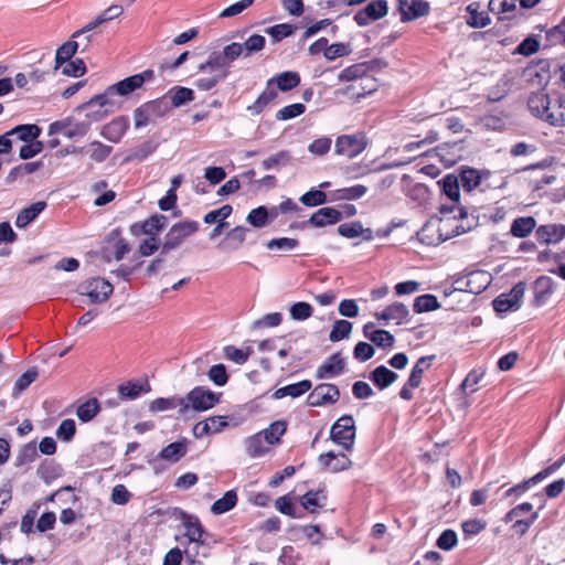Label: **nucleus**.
<instances>
[{"label": "nucleus", "mask_w": 565, "mask_h": 565, "mask_svg": "<svg viewBox=\"0 0 565 565\" xmlns=\"http://www.w3.org/2000/svg\"><path fill=\"white\" fill-rule=\"evenodd\" d=\"M532 115L541 118L552 126L565 125V95H536L532 97Z\"/></svg>", "instance_id": "f257e3e1"}, {"label": "nucleus", "mask_w": 565, "mask_h": 565, "mask_svg": "<svg viewBox=\"0 0 565 565\" xmlns=\"http://www.w3.org/2000/svg\"><path fill=\"white\" fill-rule=\"evenodd\" d=\"M42 130L41 128L35 124H23L18 125L11 130L8 131V135L17 136V138L24 142H31L33 140H36Z\"/></svg>", "instance_id": "c03bdc74"}, {"label": "nucleus", "mask_w": 565, "mask_h": 565, "mask_svg": "<svg viewBox=\"0 0 565 565\" xmlns=\"http://www.w3.org/2000/svg\"><path fill=\"white\" fill-rule=\"evenodd\" d=\"M369 72V66L366 63H358L350 65L342 70L338 75L339 82H351L358 78H362Z\"/></svg>", "instance_id": "5fc2aeb1"}, {"label": "nucleus", "mask_w": 565, "mask_h": 565, "mask_svg": "<svg viewBox=\"0 0 565 565\" xmlns=\"http://www.w3.org/2000/svg\"><path fill=\"white\" fill-rule=\"evenodd\" d=\"M556 180L555 170L552 168V162H540L532 164V183L534 189H542L544 184H551Z\"/></svg>", "instance_id": "5701e85b"}, {"label": "nucleus", "mask_w": 565, "mask_h": 565, "mask_svg": "<svg viewBox=\"0 0 565 565\" xmlns=\"http://www.w3.org/2000/svg\"><path fill=\"white\" fill-rule=\"evenodd\" d=\"M452 218L457 223L456 225L452 226L451 231L448 232V234H454V237L467 233L478 223L475 216L469 217L468 212L465 207H458V214H454Z\"/></svg>", "instance_id": "4c0bfd02"}, {"label": "nucleus", "mask_w": 565, "mask_h": 565, "mask_svg": "<svg viewBox=\"0 0 565 565\" xmlns=\"http://www.w3.org/2000/svg\"><path fill=\"white\" fill-rule=\"evenodd\" d=\"M438 185L454 203H459L460 198V180L455 174H446L438 181Z\"/></svg>", "instance_id": "79ce46f5"}, {"label": "nucleus", "mask_w": 565, "mask_h": 565, "mask_svg": "<svg viewBox=\"0 0 565 565\" xmlns=\"http://www.w3.org/2000/svg\"><path fill=\"white\" fill-rule=\"evenodd\" d=\"M323 469L331 472H340L352 467V460L343 452L328 451L321 454L318 458Z\"/></svg>", "instance_id": "f3484780"}, {"label": "nucleus", "mask_w": 565, "mask_h": 565, "mask_svg": "<svg viewBox=\"0 0 565 565\" xmlns=\"http://www.w3.org/2000/svg\"><path fill=\"white\" fill-rule=\"evenodd\" d=\"M388 13V6L386 0H373L364 8L360 9L353 17L354 22L359 26H366L370 23L377 21Z\"/></svg>", "instance_id": "f8f14e48"}, {"label": "nucleus", "mask_w": 565, "mask_h": 565, "mask_svg": "<svg viewBox=\"0 0 565 565\" xmlns=\"http://www.w3.org/2000/svg\"><path fill=\"white\" fill-rule=\"evenodd\" d=\"M565 237V225L546 224L536 230V239L543 244H556Z\"/></svg>", "instance_id": "c85d7f7f"}, {"label": "nucleus", "mask_w": 565, "mask_h": 565, "mask_svg": "<svg viewBox=\"0 0 565 565\" xmlns=\"http://www.w3.org/2000/svg\"><path fill=\"white\" fill-rule=\"evenodd\" d=\"M278 97V92L275 86L270 83L266 82L265 89L260 93L257 99L249 106H247V110L252 115L262 114L265 108L270 105Z\"/></svg>", "instance_id": "7c9ffc66"}, {"label": "nucleus", "mask_w": 565, "mask_h": 565, "mask_svg": "<svg viewBox=\"0 0 565 565\" xmlns=\"http://www.w3.org/2000/svg\"><path fill=\"white\" fill-rule=\"evenodd\" d=\"M38 377L36 369L32 367L25 371L18 377L14 383L12 395L18 397L23 391H25Z\"/></svg>", "instance_id": "0e129e2a"}, {"label": "nucleus", "mask_w": 565, "mask_h": 565, "mask_svg": "<svg viewBox=\"0 0 565 565\" xmlns=\"http://www.w3.org/2000/svg\"><path fill=\"white\" fill-rule=\"evenodd\" d=\"M401 22L406 23L428 15L430 6L425 0H396Z\"/></svg>", "instance_id": "4468645a"}, {"label": "nucleus", "mask_w": 565, "mask_h": 565, "mask_svg": "<svg viewBox=\"0 0 565 565\" xmlns=\"http://www.w3.org/2000/svg\"><path fill=\"white\" fill-rule=\"evenodd\" d=\"M299 200L303 205L315 207L327 203L328 196L322 190L312 188L303 193Z\"/></svg>", "instance_id": "e2e57ef3"}, {"label": "nucleus", "mask_w": 565, "mask_h": 565, "mask_svg": "<svg viewBox=\"0 0 565 565\" xmlns=\"http://www.w3.org/2000/svg\"><path fill=\"white\" fill-rule=\"evenodd\" d=\"M113 147L100 141H92L87 148H79V152H85L89 158L97 162H104L111 153Z\"/></svg>", "instance_id": "37998d69"}, {"label": "nucleus", "mask_w": 565, "mask_h": 565, "mask_svg": "<svg viewBox=\"0 0 565 565\" xmlns=\"http://www.w3.org/2000/svg\"><path fill=\"white\" fill-rule=\"evenodd\" d=\"M551 79V62L540 60L535 64L532 63V87L537 86L539 89L544 88Z\"/></svg>", "instance_id": "e433bc0d"}, {"label": "nucleus", "mask_w": 565, "mask_h": 565, "mask_svg": "<svg viewBox=\"0 0 565 565\" xmlns=\"http://www.w3.org/2000/svg\"><path fill=\"white\" fill-rule=\"evenodd\" d=\"M408 316V308L404 303L397 301L387 306L382 312H377L375 315L377 320H383L385 322L393 320L396 322V324L406 322Z\"/></svg>", "instance_id": "cd10ccee"}, {"label": "nucleus", "mask_w": 565, "mask_h": 565, "mask_svg": "<svg viewBox=\"0 0 565 565\" xmlns=\"http://www.w3.org/2000/svg\"><path fill=\"white\" fill-rule=\"evenodd\" d=\"M100 409L98 399L92 397L77 405L76 416L82 423H88L97 416Z\"/></svg>", "instance_id": "a19ab883"}, {"label": "nucleus", "mask_w": 565, "mask_h": 565, "mask_svg": "<svg viewBox=\"0 0 565 565\" xmlns=\"http://www.w3.org/2000/svg\"><path fill=\"white\" fill-rule=\"evenodd\" d=\"M89 124L87 122H74L72 117H66L61 120H55L50 124L47 135L53 137L57 134H62L65 137L72 139L75 137H83L87 134Z\"/></svg>", "instance_id": "9b49d317"}, {"label": "nucleus", "mask_w": 565, "mask_h": 565, "mask_svg": "<svg viewBox=\"0 0 565 565\" xmlns=\"http://www.w3.org/2000/svg\"><path fill=\"white\" fill-rule=\"evenodd\" d=\"M145 104L153 121L164 117L168 113L171 111L170 106L168 105L167 98H164V96L146 102Z\"/></svg>", "instance_id": "052dcab7"}, {"label": "nucleus", "mask_w": 565, "mask_h": 565, "mask_svg": "<svg viewBox=\"0 0 565 565\" xmlns=\"http://www.w3.org/2000/svg\"><path fill=\"white\" fill-rule=\"evenodd\" d=\"M77 291L79 295L86 296L90 303H102L108 300L114 287L108 280L95 277L82 282Z\"/></svg>", "instance_id": "0eeeda50"}, {"label": "nucleus", "mask_w": 565, "mask_h": 565, "mask_svg": "<svg viewBox=\"0 0 565 565\" xmlns=\"http://www.w3.org/2000/svg\"><path fill=\"white\" fill-rule=\"evenodd\" d=\"M245 444L247 454L253 458L260 457L267 451V443L262 431L248 437Z\"/></svg>", "instance_id": "3c124183"}, {"label": "nucleus", "mask_w": 565, "mask_h": 565, "mask_svg": "<svg viewBox=\"0 0 565 565\" xmlns=\"http://www.w3.org/2000/svg\"><path fill=\"white\" fill-rule=\"evenodd\" d=\"M449 221V218H440L437 227L430 222L426 223L417 232L419 242L427 246H436L454 237V234H448V231L444 233V230L450 226Z\"/></svg>", "instance_id": "9d476101"}, {"label": "nucleus", "mask_w": 565, "mask_h": 565, "mask_svg": "<svg viewBox=\"0 0 565 565\" xmlns=\"http://www.w3.org/2000/svg\"><path fill=\"white\" fill-rule=\"evenodd\" d=\"M287 424L284 420H276L271 423L262 433L268 445H274L280 440V437L286 433Z\"/></svg>", "instance_id": "680f3d73"}, {"label": "nucleus", "mask_w": 565, "mask_h": 565, "mask_svg": "<svg viewBox=\"0 0 565 565\" xmlns=\"http://www.w3.org/2000/svg\"><path fill=\"white\" fill-rule=\"evenodd\" d=\"M198 71L201 73H213L218 78H226L230 74V63L226 62L222 53L213 52L209 55L206 62L199 65Z\"/></svg>", "instance_id": "6ab92c4d"}, {"label": "nucleus", "mask_w": 565, "mask_h": 565, "mask_svg": "<svg viewBox=\"0 0 565 565\" xmlns=\"http://www.w3.org/2000/svg\"><path fill=\"white\" fill-rule=\"evenodd\" d=\"M367 193V188L363 184H355L348 188L338 189L334 191V199L355 201L361 199Z\"/></svg>", "instance_id": "864d4df0"}, {"label": "nucleus", "mask_w": 565, "mask_h": 565, "mask_svg": "<svg viewBox=\"0 0 565 565\" xmlns=\"http://www.w3.org/2000/svg\"><path fill=\"white\" fill-rule=\"evenodd\" d=\"M312 387V383L310 380H302L298 383L288 384L286 386L277 388L273 397L275 399H280L286 396H290L292 398H297L309 392Z\"/></svg>", "instance_id": "f704fd0d"}, {"label": "nucleus", "mask_w": 565, "mask_h": 565, "mask_svg": "<svg viewBox=\"0 0 565 565\" xmlns=\"http://www.w3.org/2000/svg\"><path fill=\"white\" fill-rule=\"evenodd\" d=\"M297 26L290 23H280L266 29V33L271 36L274 42H279L285 38L292 35Z\"/></svg>", "instance_id": "338daca9"}, {"label": "nucleus", "mask_w": 565, "mask_h": 565, "mask_svg": "<svg viewBox=\"0 0 565 565\" xmlns=\"http://www.w3.org/2000/svg\"><path fill=\"white\" fill-rule=\"evenodd\" d=\"M342 220V212L335 207L327 206L316 211L307 221L313 227L333 225Z\"/></svg>", "instance_id": "4be33fe9"}, {"label": "nucleus", "mask_w": 565, "mask_h": 565, "mask_svg": "<svg viewBox=\"0 0 565 565\" xmlns=\"http://www.w3.org/2000/svg\"><path fill=\"white\" fill-rule=\"evenodd\" d=\"M118 108L116 102L108 95L105 89L104 93L95 95L89 100L79 105L76 110L79 113H84L88 122L100 121L106 118L108 115L114 113Z\"/></svg>", "instance_id": "7ed1b4c3"}, {"label": "nucleus", "mask_w": 565, "mask_h": 565, "mask_svg": "<svg viewBox=\"0 0 565 565\" xmlns=\"http://www.w3.org/2000/svg\"><path fill=\"white\" fill-rule=\"evenodd\" d=\"M440 307L437 297L430 294H425L415 298L413 309L416 313L429 312Z\"/></svg>", "instance_id": "4d7b16f0"}, {"label": "nucleus", "mask_w": 565, "mask_h": 565, "mask_svg": "<svg viewBox=\"0 0 565 565\" xmlns=\"http://www.w3.org/2000/svg\"><path fill=\"white\" fill-rule=\"evenodd\" d=\"M249 230L244 226H236L227 232L221 246L226 250H237L246 239V233Z\"/></svg>", "instance_id": "a18cd8bd"}, {"label": "nucleus", "mask_w": 565, "mask_h": 565, "mask_svg": "<svg viewBox=\"0 0 565 565\" xmlns=\"http://www.w3.org/2000/svg\"><path fill=\"white\" fill-rule=\"evenodd\" d=\"M344 370V360L340 353L330 355L316 371V377L319 380L331 379L340 375Z\"/></svg>", "instance_id": "b1692460"}, {"label": "nucleus", "mask_w": 565, "mask_h": 565, "mask_svg": "<svg viewBox=\"0 0 565 565\" xmlns=\"http://www.w3.org/2000/svg\"><path fill=\"white\" fill-rule=\"evenodd\" d=\"M469 294L479 295L487 289L491 282V275L486 270H473L467 274Z\"/></svg>", "instance_id": "58836bf2"}, {"label": "nucleus", "mask_w": 565, "mask_h": 565, "mask_svg": "<svg viewBox=\"0 0 565 565\" xmlns=\"http://www.w3.org/2000/svg\"><path fill=\"white\" fill-rule=\"evenodd\" d=\"M267 82L275 86L276 89L288 92L297 87L300 84L301 78L298 72L286 71L275 75Z\"/></svg>", "instance_id": "72a5a7b5"}, {"label": "nucleus", "mask_w": 565, "mask_h": 565, "mask_svg": "<svg viewBox=\"0 0 565 565\" xmlns=\"http://www.w3.org/2000/svg\"><path fill=\"white\" fill-rule=\"evenodd\" d=\"M174 408H178V413L180 416L186 415V405L183 402V397H158L153 399L149 405V411L152 413L166 412Z\"/></svg>", "instance_id": "a878e982"}, {"label": "nucleus", "mask_w": 565, "mask_h": 565, "mask_svg": "<svg viewBox=\"0 0 565 565\" xmlns=\"http://www.w3.org/2000/svg\"><path fill=\"white\" fill-rule=\"evenodd\" d=\"M170 109L179 108L194 100V90L184 86H173L164 95Z\"/></svg>", "instance_id": "bb28decb"}, {"label": "nucleus", "mask_w": 565, "mask_h": 565, "mask_svg": "<svg viewBox=\"0 0 565 565\" xmlns=\"http://www.w3.org/2000/svg\"><path fill=\"white\" fill-rule=\"evenodd\" d=\"M479 3L472 2L467 6V24L471 28H484L490 23V17L486 11H479Z\"/></svg>", "instance_id": "49530a36"}, {"label": "nucleus", "mask_w": 565, "mask_h": 565, "mask_svg": "<svg viewBox=\"0 0 565 565\" xmlns=\"http://www.w3.org/2000/svg\"><path fill=\"white\" fill-rule=\"evenodd\" d=\"M122 12H124V9L121 6L113 4V6L108 7L105 11H103L99 15H97L94 21L89 22L81 30H77L73 34V38H81L85 33L90 32L92 30L97 28L98 25H100L105 22H109V21L120 17L122 14Z\"/></svg>", "instance_id": "393cba45"}, {"label": "nucleus", "mask_w": 565, "mask_h": 565, "mask_svg": "<svg viewBox=\"0 0 565 565\" xmlns=\"http://www.w3.org/2000/svg\"><path fill=\"white\" fill-rule=\"evenodd\" d=\"M291 159V153L288 150H280L263 160L262 167L264 170L277 169L289 164Z\"/></svg>", "instance_id": "bf43d9fd"}, {"label": "nucleus", "mask_w": 565, "mask_h": 565, "mask_svg": "<svg viewBox=\"0 0 565 565\" xmlns=\"http://www.w3.org/2000/svg\"><path fill=\"white\" fill-rule=\"evenodd\" d=\"M367 147V139L364 134L342 135L335 140L334 151L337 154L353 159L362 153Z\"/></svg>", "instance_id": "1a4fd4ad"}, {"label": "nucleus", "mask_w": 565, "mask_h": 565, "mask_svg": "<svg viewBox=\"0 0 565 565\" xmlns=\"http://www.w3.org/2000/svg\"><path fill=\"white\" fill-rule=\"evenodd\" d=\"M305 111H306V106L303 104L295 103V104H290L288 106L282 107L281 109H279L276 113L275 118L278 121H286V120L294 119L298 116H301L302 114H305Z\"/></svg>", "instance_id": "69168bd1"}, {"label": "nucleus", "mask_w": 565, "mask_h": 565, "mask_svg": "<svg viewBox=\"0 0 565 565\" xmlns=\"http://www.w3.org/2000/svg\"><path fill=\"white\" fill-rule=\"evenodd\" d=\"M355 423L352 415L338 418L330 429V438L344 450L351 451L355 441Z\"/></svg>", "instance_id": "20e7f679"}, {"label": "nucleus", "mask_w": 565, "mask_h": 565, "mask_svg": "<svg viewBox=\"0 0 565 565\" xmlns=\"http://www.w3.org/2000/svg\"><path fill=\"white\" fill-rule=\"evenodd\" d=\"M565 488V480L558 479L553 481L552 483L547 484L542 492L535 493L533 495V499L537 500L540 503V508H543L544 505V497L547 498H556L558 497Z\"/></svg>", "instance_id": "6e6d98bb"}, {"label": "nucleus", "mask_w": 565, "mask_h": 565, "mask_svg": "<svg viewBox=\"0 0 565 565\" xmlns=\"http://www.w3.org/2000/svg\"><path fill=\"white\" fill-rule=\"evenodd\" d=\"M129 128V118L127 116H118L106 124L100 135L110 142L118 143Z\"/></svg>", "instance_id": "aec40b11"}, {"label": "nucleus", "mask_w": 565, "mask_h": 565, "mask_svg": "<svg viewBox=\"0 0 565 565\" xmlns=\"http://www.w3.org/2000/svg\"><path fill=\"white\" fill-rule=\"evenodd\" d=\"M524 294V284L520 282L509 294L499 295L493 301V309L497 312H508L520 307L519 302Z\"/></svg>", "instance_id": "dca6fc26"}, {"label": "nucleus", "mask_w": 565, "mask_h": 565, "mask_svg": "<svg viewBox=\"0 0 565 565\" xmlns=\"http://www.w3.org/2000/svg\"><path fill=\"white\" fill-rule=\"evenodd\" d=\"M489 170H478L475 168H463L460 171V184L466 192H471L482 184V181L490 177Z\"/></svg>", "instance_id": "412c9836"}, {"label": "nucleus", "mask_w": 565, "mask_h": 565, "mask_svg": "<svg viewBox=\"0 0 565 565\" xmlns=\"http://www.w3.org/2000/svg\"><path fill=\"white\" fill-rule=\"evenodd\" d=\"M154 79V72L150 68L141 73L128 76L106 88L108 95L113 98L116 95L127 96L137 89H140L146 83Z\"/></svg>", "instance_id": "423d86ee"}, {"label": "nucleus", "mask_w": 565, "mask_h": 565, "mask_svg": "<svg viewBox=\"0 0 565 565\" xmlns=\"http://www.w3.org/2000/svg\"><path fill=\"white\" fill-rule=\"evenodd\" d=\"M237 503V493L228 490L224 495L217 499L211 507V512L215 515L224 514L231 511Z\"/></svg>", "instance_id": "de8ad7c7"}, {"label": "nucleus", "mask_w": 565, "mask_h": 565, "mask_svg": "<svg viewBox=\"0 0 565 565\" xmlns=\"http://www.w3.org/2000/svg\"><path fill=\"white\" fill-rule=\"evenodd\" d=\"M375 326L373 322H367L363 327L364 337L372 341L376 347L386 349L392 348L394 344V335L383 329L373 330L369 332V329H373Z\"/></svg>", "instance_id": "c756f323"}, {"label": "nucleus", "mask_w": 565, "mask_h": 565, "mask_svg": "<svg viewBox=\"0 0 565 565\" xmlns=\"http://www.w3.org/2000/svg\"><path fill=\"white\" fill-rule=\"evenodd\" d=\"M340 398V391L335 384L322 383L317 385L307 397V405L319 407L328 404H334Z\"/></svg>", "instance_id": "ddd939ff"}, {"label": "nucleus", "mask_w": 565, "mask_h": 565, "mask_svg": "<svg viewBox=\"0 0 565 565\" xmlns=\"http://www.w3.org/2000/svg\"><path fill=\"white\" fill-rule=\"evenodd\" d=\"M199 230L196 221H182L173 224L164 236L161 245L163 254L177 249L182 243Z\"/></svg>", "instance_id": "39448f33"}, {"label": "nucleus", "mask_w": 565, "mask_h": 565, "mask_svg": "<svg viewBox=\"0 0 565 565\" xmlns=\"http://www.w3.org/2000/svg\"><path fill=\"white\" fill-rule=\"evenodd\" d=\"M352 330V323L348 320H337L329 334V339L332 342L341 341L348 338Z\"/></svg>", "instance_id": "774afa93"}, {"label": "nucleus", "mask_w": 565, "mask_h": 565, "mask_svg": "<svg viewBox=\"0 0 565 565\" xmlns=\"http://www.w3.org/2000/svg\"><path fill=\"white\" fill-rule=\"evenodd\" d=\"M168 217L162 214H153L141 222L130 225L131 235L138 237L147 235L148 237L157 236V234L166 227Z\"/></svg>", "instance_id": "2eb2a0df"}, {"label": "nucleus", "mask_w": 565, "mask_h": 565, "mask_svg": "<svg viewBox=\"0 0 565 565\" xmlns=\"http://www.w3.org/2000/svg\"><path fill=\"white\" fill-rule=\"evenodd\" d=\"M554 291V284L551 277L541 276L533 286L534 302L536 306H543L547 302Z\"/></svg>", "instance_id": "473e14b6"}, {"label": "nucleus", "mask_w": 565, "mask_h": 565, "mask_svg": "<svg viewBox=\"0 0 565 565\" xmlns=\"http://www.w3.org/2000/svg\"><path fill=\"white\" fill-rule=\"evenodd\" d=\"M183 402L186 405V413L190 409L205 412L213 408L220 402V397L204 386H195L183 397Z\"/></svg>", "instance_id": "6e6552de"}, {"label": "nucleus", "mask_w": 565, "mask_h": 565, "mask_svg": "<svg viewBox=\"0 0 565 565\" xmlns=\"http://www.w3.org/2000/svg\"><path fill=\"white\" fill-rule=\"evenodd\" d=\"M189 440L185 437L163 447L156 457L148 460L156 475L164 472L169 465L179 462L188 452Z\"/></svg>", "instance_id": "f03ea898"}, {"label": "nucleus", "mask_w": 565, "mask_h": 565, "mask_svg": "<svg viewBox=\"0 0 565 565\" xmlns=\"http://www.w3.org/2000/svg\"><path fill=\"white\" fill-rule=\"evenodd\" d=\"M435 359L436 355L431 354L422 356L417 360L408 376L409 386L419 387L424 372L430 367Z\"/></svg>", "instance_id": "ea45409f"}, {"label": "nucleus", "mask_w": 565, "mask_h": 565, "mask_svg": "<svg viewBox=\"0 0 565 565\" xmlns=\"http://www.w3.org/2000/svg\"><path fill=\"white\" fill-rule=\"evenodd\" d=\"M78 46H79V42H77V41H67L64 44H62L57 49L56 54H55V68H60L66 62L72 60V57L76 53Z\"/></svg>", "instance_id": "603ef678"}, {"label": "nucleus", "mask_w": 565, "mask_h": 565, "mask_svg": "<svg viewBox=\"0 0 565 565\" xmlns=\"http://www.w3.org/2000/svg\"><path fill=\"white\" fill-rule=\"evenodd\" d=\"M537 259L542 264H550V266H547L546 269L550 273L557 274L561 278L565 280V263L561 260V255L541 253Z\"/></svg>", "instance_id": "8fccbe9b"}, {"label": "nucleus", "mask_w": 565, "mask_h": 565, "mask_svg": "<svg viewBox=\"0 0 565 565\" xmlns=\"http://www.w3.org/2000/svg\"><path fill=\"white\" fill-rule=\"evenodd\" d=\"M182 526L184 527V536L188 539L189 543L205 544L204 535L206 533L196 515L183 513Z\"/></svg>", "instance_id": "a211bd4d"}, {"label": "nucleus", "mask_w": 565, "mask_h": 565, "mask_svg": "<svg viewBox=\"0 0 565 565\" xmlns=\"http://www.w3.org/2000/svg\"><path fill=\"white\" fill-rule=\"evenodd\" d=\"M369 379L382 391L392 385L398 379V375L385 365H379L369 374Z\"/></svg>", "instance_id": "2f4dec72"}, {"label": "nucleus", "mask_w": 565, "mask_h": 565, "mask_svg": "<svg viewBox=\"0 0 565 565\" xmlns=\"http://www.w3.org/2000/svg\"><path fill=\"white\" fill-rule=\"evenodd\" d=\"M39 457L38 449L34 441L25 444L19 450L15 457L14 466L22 467L36 460Z\"/></svg>", "instance_id": "13d9d810"}, {"label": "nucleus", "mask_w": 565, "mask_h": 565, "mask_svg": "<svg viewBox=\"0 0 565 565\" xmlns=\"http://www.w3.org/2000/svg\"><path fill=\"white\" fill-rule=\"evenodd\" d=\"M150 390L149 384L146 382L145 385L141 382L128 381L119 385L118 393L122 399H136L142 392Z\"/></svg>", "instance_id": "09e8293b"}, {"label": "nucleus", "mask_w": 565, "mask_h": 565, "mask_svg": "<svg viewBox=\"0 0 565 565\" xmlns=\"http://www.w3.org/2000/svg\"><path fill=\"white\" fill-rule=\"evenodd\" d=\"M46 207V202L39 201L32 203L30 206L22 209L15 218V226L19 228L26 227L32 223Z\"/></svg>", "instance_id": "c9c22d12"}]
</instances>
